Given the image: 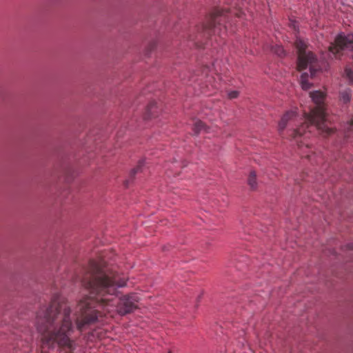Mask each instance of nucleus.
Instances as JSON below:
<instances>
[{
  "instance_id": "obj_1",
  "label": "nucleus",
  "mask_w": 353,
  "mask_h": 353,
  "mask_svg": "<svg viewBox=\"0 0 353 353\" xmlns=\"http://www.w3.org/2000/svg\"><path fill=\"white\" fill-rule=\"evenodd\" d=\"M129 275L107 267L103 263L90 260L81 279V285L90 296L82 298L77 305L79 315L75 322L79 330L98 321L100 312L94 309L97 305L108 311L119 296V288L127 286Z\"/></svg>"
},
{
  "instance_id": "obj_2",
  "label": "nucleus",
  "mask_w": 353,
  "mask_h": 353,
  "mask_svg": "<svg viewBox=\"0 0 353 353\" xmlns=\"http://www.w3.org/2000/svg\"><path fill=\"white\" fill-rule=\"evenodd\" d=\"M70 313L69 305L60 296H54L48 306L37 312L34 325L43 345L50 349L57 345L62 350L74 351L75 343L70 337L74 331Z\"/></svg>"
},
{
  "instance_id": "obj_3",
  "label": "nucleus",
  "mask_w": 353,
  "mask_h": 353,
  "mask_svg": "<svg viewBox=\"0 0 353 353\" xmlns=\"http://www.w3.org/2000/svg\"><path fill=\"white\" fill-rule=\"evenodd\" d=\"M310 97L316 107L312 108L309 113L305 114L307 121L314 125L320 133L324 136H328L333 134L335 130L327 125V105L325 103L326 93L321 90H316L310 92Z\"/></svg>"
},
{
  "instance_id": "obj_4",
  "label": "nucleus",
  "mask_w": 353,
  "mask_h": 353,
  "mask_svg": "<svg viewBox=\"0 0 353 353\" xmlns=\"http://www.w3.org/2000/svg\"><path fill=\"white\" fill-rule=\"evenodd\" d=\"M296 47L298 51L297 69L301 71L305 69L307 66L310 68V74L304 72L301 75L300 83L303 90L310 89L312 84L309 82V78L313 79L316 72V70L313 68V63L316 61L314 53L311 51H307L306 44L301 39L296 41Z\"/></svg>"
},
{
  "instance_id": "obj_5",
  "label": "nucleus",
  "mask_w": 353,
  "mask_h": 353,
  "mask_svg": "<svg viewBox=\"0 0 353 353\" xmlns=\"http://www.w3.org/2000/svg\"><path fill=\"white\" fill-rule=\"evenodd\" d=\"M141 299L136 292L123 294L119 298L116 305V311L120 316L132 313L139 308L138 303Z\"/></svg>"
},
{
  "instance_id": "obj_6",
  "label": "nucleus",
  "mask_w": 353,
  "mask_h": 353,
  "mask_svg": "<svg viewBox=\"0 0 353 353\" xmlns=\"http://www.w3.org/2000/svg\"><path fill=\"white\" fill-rule=\"evenodd\" d=\"M223 10L216 9L208 16L205 17L202 22L197 25V30L203 33L204 36H210L216 32V23L217 18L222 15Z\"/></svg>"
},
{
  "instance_id": "obj_7",
  "label": "nucleus",
  "mask_w": 353,
  "mask_h": 353,
  "mask_svg": "<svg viewBox=\"0 0 353 353\" xmlns=\"http://www.w3.org/2000/svg\"><path fill=\"white\" fill-rule=\"evenodd\" d=\"M345 48L353 51V34H347V36L339 34L336 38L334 43L330 46L329 50L334 54H336Z\"/></svg>"
},
{
  "instance_id": "obj_8",
  "label": "nucleus",
  "mask_w": 353,
  "mask_h": 353,
  "mask_svg": "<svg viewBox=\"0 0 353 353\" xmlns=\"http://www.w3.org/2000/svg\"><path fill=\"white\" fill-rule=\"evenodd\" d=\"M161 108L158 104L152 101L148 103L144 113L145 119H151L152 118L158 117L161 113Z\"/></svg>"
},
{
  "instance_id": "obj_9",
  "label": "nucleus",
  "mask_w": 353,
  "mask_h": 353,
  "mask_svg": "<svg viewBox=\"0 0 353 353\" xmlns=\"http://www.w3.org/2000/svg\"><path fill=\"white\" fill-rule=\"evenodd\" d=\"M298 117V114L296 111H288L281 117L279 123V130L283 131L285 129L290 122L295 121Z\"/></svg>"
},
{
  "instance_id": "obj_10",
  "label": "nucleus",
  "mask_w": 353,
  "mask_h": 353,
  "mask_svg": "<svg viewBox=\"0 0 353 353\" xmlns=\"http://www.w3.org/2000/svg\"><path fill=\"white\" fill-rule=\"evenodd\" d=\"M192 130L195 136H198L201 132L209 133L210 127L201 119H196L192 125Z\"/></svg>"
},
{
  "instance_id": "obj_11",
  "label": "nucleus",
  "mask_w": 353,
  "mask_h": 353,
  "mask_svg": "<svg viewBox=\"0 0 353 353\" xmlns=\"http://www.w3.org/2000/svg\"><path fill=\"white\" fill-rule=\"evenodd\" d=\"M248 185L252 191H256L258 188L257 176L254 170H251L248 177Z\"/></svg>"
},
{
  "instance_id": "obj_12",
  "label": "nucleus",
  "mask_w": 353,
  "mask_h": 353,
  "mask_svg": "<svg viewBox=\"0 0 353 353\" xmlns=\"http://www.w3.org/2000/svg\"><path fill=\"white\" fill-rule=\"evenodd\" d=\"M308 125V123H304L298 128L294 129L292 131V137L293 138H296L297 137L303 135L305 133V128H307Z\"/></svg>"
},
{
  "instance_id": "obj_13",
  "label": "nucleus",
  "mask_w": 353,
  "mask_h": 353,
  "mask_svg": "<svg viewBox=\"0 0 353 353\" xmlns=\"http://www.w3.org/2000/svg\"><path fill=\"white\" fill-rule=\"evenodd\" d=\"M351 94L350 92L345 90L340 93V101L343 103H347L350 101Z\"/></svg>"
},
{
  "instance_id": "obj_14",
  "label": "nucleus",
  "mask_w": 353,
  "mask_h": 353,
  "mask_svg": "<svg viewBox=\"0 0 353 353\" xmlns=\"http://www.w3.org/2000/svg\"><path fill=\"white\" fill-rule=\"evenodd\" d=\"M142 170V165L139 164L135 168L131 170L130 172V176L132 178V179H134V176L137 173L141 172Z\"/></svg>"
},
{
  "instance_id": "obj_15",
  "label": "nucleus",
  "mask_w": 353,
  "mask_h": 353,
  "mask_svg": "<svg viewBox=\"0 0 353 353\" xmlns=\"http://www.w3.org/2000/svg\"><path fill=\"white\" fill-rule=\"evenodd\" d=\"M345 75L348 78L350 82L353 83V74L350 69L346 68L345 70Z\"/></svg>"
},
{
  "instance_id": "obj_16",
  "label": "nucleus",
  "mask_w": 353,
  "mask_h": 353,
  "mask_svg": "<svg viewBox=\"0 0 353 353\" xmlns=\"http://www.w3.org/2000/svg\"><path fill=\"white\" fill-rule=\"evenodd\" d=\"M239 92L236 90L230 91L228 94V97L230 99H236L239 97Z\"/></svg>"
},
{
  "instance_id": "obj_17",
  "label": "nucleus",
  "mask_w": 353,
  "mask_h": 353,
  "mask_svg": "<svg viewBox=\"0 0 353 353\" xmlns=\"http://www.w3.org/2000/svg\"><path fill=\"white\" fill-rule=\"evenodd\" d=\"M274 52L280 57H282L285 54L284 49L281 46H276L275 48Z\"/></svg>"
},
{
  "instance_id": "obj_18",
  "label": "nucleus",
  "mask_w": 353,
  "mask_h": 353,
  "mask_svg": "<svg viewBox=\"0 0 353 353\" xmlns=\"http://www.w3.org/2000/svg\"><path fill=\"white\" fill-rule=\"evenodd\" d=\"M346 129L348 131L353 130V119H352L350 121L347 122Z\"/></svg>"
},
{
  "instance_id": "obj_19",
  "label": "nucleus",
  "mask_w": 353,
  "mask_h": 353,
  "mask_svg": "<svg viewBox=\"0 0 353 353\" xmlns=\"http://www.w3.org/2000/svg\"><path fill=\"white\" fill-rule=\"evenodd\" d=\"M134 179H132V178L130 176V178L124 181V185L125 188H128L130 185V183H132Z\"/></svg>"
},
{
  "instance_id": "obj_20",
  "label": "nucleus",
  "mask_w": 353,
  "mask_h": 353,
  "mask_svg": "<svg viewBox=\"0 0 353 353\" xmlns=\"http://www.w3.org/2000/svg\"><path fill=\"white\" fill-rule=\"evenodd\" d=\"M168 353H171V352H168Z\"/></svg>"
}]
</instances>
